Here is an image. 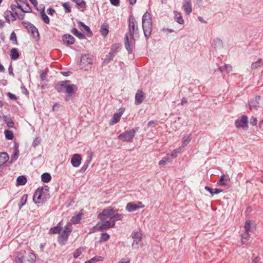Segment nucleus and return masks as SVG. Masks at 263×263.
<instances>
[{
    "label": "nucleus",
    "instance_id": "obj_1",
    "mask_svg": "<svg viewBox=\"0 0 263 263\" xmlns=\"http://www.w3.org/2000/svg\"><path fill=\"white\" fill-rule=\"evenodd\" d=\"M70 81H59L54 84V88L58 92L66 93L65 100L68 101L73 97L78 90V86L74 84H70Z\"/></svg>",
    "mask_w": 263,
    "mask_h": 263
},
{
    "label": "nucleus",
    "instance_id": "obj_2",
    "mask_svg": "<svg viewBox=\"0 0 263 263\" xmlns=\"http://www.w3.org/2000/svg\"><path fill=\"white\" fill-rule=\"evenodd\" d=\"M142 28L145 37L148 39L152 31V22L149 13L146 12L142 16Z\"/></svg>",
    "mask_w": 263,
    "mask_h": 263
},
{
    "label": "nucleus",
    "instance_id": "obj_3",
    "mask_svg": "<svg viewBox=\"0 0 263 263\" xmlns=\"http://www.w3.org/2000/svg\"><path fill=\"white\" fill-rule=\"evenodd\" d=\"M128 28L129 32L127 33L128 36L129 35L132 39H134L135 36L139 37V31L138 22L133 15H130L129 17Z\"/></svg>",
    "mask_w": 263,
    "mask_h": 263
},
{
    "label": "nucleus",
    "instance_id": "obj_4",
    "mask_svg": "<svg viewBox=\"0 0 263 263\" xmlns=\"http://www.w3.org/2000/svg\"><path fill=\"white\" fill-rule=\"evenodd\" d=\"M138 127H136L129 130L125 131L120 134L118 138L124 142H132L135 136L136 132L138 130Z\"/></svg>",
    "mask_w": 263,
    "mask_h": 263
},
{
    "label": "nucleus",
    "instance_id": "obj_5",
    "mask_svg": "<svg viewBox=\"0 0 263 263\" xmlns=\"http://www.w3.org/2000/svg\"><path fill=\"white\" fill-rule=\"evenodd\" d=\"M72 230V226L71 223H68L58 238V242L61 245H64L65 243Z\"/></svg>",
    "mask_w": 263,
    "mask_h": 263
},
{
    "label": "nucleus",
    "instance_id": "obj_6",
    "mask_svg": "<svg viewBox=\"0 0 263 263\" xmlns=\"http://www.w3.org/2000/svg\"><path fill=\"white\" fill-rule=\"evenodd\" d=\"M115 208L112 206H109L107 208L104 209L101 213L98 214V218L101 219L102 221L108 218H109L110 219L111 216H112L114 212H115Z\"/></svg>",
    "mask_w": 263,
    "mask_h": 263
},
{
    "label": "nucleus",
    "instance_id": "obj_7",
    "mask_svg": "<svg viewBox=\"0 0 263 263\" xmlns=\"http://www.w3.org/2000/svg\"><path fill=\"white\" fill-rule=\"evenodd\" d=\"M132 237L134 239L132 243V247L133 249L139 248V243L141 241L142 234L140 231L134 230L132 234Z\"/></svg>",
    "mask_w": 263,
    "mask_h": 263
},
{
    "label": "nucleus",
    "instance_id": "obj_8",
    "mask_svg": "<svg viewBox=\"0 0 263 263\" xmlns=\"http://www.w3.org/2000/svg\"><path fill=\"white\" fill-rule=\"evenodd\" d=\"M135 41V37L134 39L131 38L130 37V39H129L128 34L126 33L125 35V47L127 51H128V54H132L133 51V43Z\"/></svg>",
    "mask_w": 263,
    "mask_h": 263
},
{
    "label": "nucleus",
    "instance_id": "obj_9",
    "mask_svg": "<svg viewBox=\"0 0 263 263\" xmlns=\"http://www.w3.org/2000/svg\"><path fill=\"white\" fill-rule=\"evenodd\" d=\"M44 193L43 188H38L35 192L33 196V200L35 204L43 203L45 202V200L42 198V195Z\"/></svg>",
    "mask_w": 263,
    "mask_h": 263
},
{
    "label": "nucleus",
    "instance_id": "obj_10",
    "mask_svg": "<svg viewBox=\"0 0 263 263\" xmlns=\"http://www.w3.org/2000/svg\"><path fill=\"white\" fill-rule=\"evenodd\" d=\"M144 207V205L142 204V202L138 201L137 203L135 202H129L126 206V210L129 212H134L137 210L139 208Z\"/></svg>",
    "mask_w": 263,
    "mask_h": 263
},
{
    "label": "nucleus",
    "instance_id": "obj_11",
    "mask_svg": "<svg viewBox=\"0 0 263 263\" xmlns=\"http://www.w3.org/2000/svg\"><path fill=\"white\" fill-rule=\"evenodd\" d=\"M248 117L247 116L242 115L238 118L235 122V125L237 128H245L248 126Z\"/></svg>",
    "mask_w": 263,
    "mask_h": 263
},
{
    "label": "nucleus",
    "instance_id": "obj_12",
    "mask_svg": "<svg viewBox=\"0 0 263 263\" xmlns=\"http://www.w3.org/2000/svg\"><path fill=\"white\" fill-rule=\"evenodd\" d=\"M92 56L89 54H85L82 55L80 61V66L84 65L91 64L92 63Z\"/></svg>",
    "mask_w": 263,
    "mask_h": 263
},
{
    "label": "nucleus",
    "instance_id": "obj_13",
    "mask_svg": "<svg viewBox=\"0 0 263 263\" xmlns=\"http://www.w3.org/2000/svg\"><path fill=\"white\" fill-rule=\"evenodd\" d=\"M97 226L98 227L99 231H102L108 228H114V223L110 222V220L104 221L102 223H98Z\"/></svg>",
    "mask_w": 263,
    "mask_h": 263
},
{
    "label": "nucleus",
    "instance_id": "obj_14",
    "mask_svg": "<svg viewBox=\"0 0 263 263\" xmlns=\"http://www.w3.org/2000/svg\"><path fill=\"white\" fill-rule=\"evenodd\" d=\"M115 212H114L112 216H111V218L109 219L110 222L112 221V223H114V227L115 226L116 221L122 220L124 217V214L118 213L119 209L115 208Z\"/></svg>",
    "mask_w": 263,
    "mask_h": 263
},
{
    "label": "nucleus",
    "instance_id": "obj_15",
    "mask_svg": "<svg viewBox=\"0 0 263 263\" xmlns=\"http://www.w3.org/2000/svg\"><path fill=\"white\" fill-rule=\"evenodd\" d=\"M145 98L144 93L141 90L138 89L135 95V104H141L144 101Z\"/></svg>",
    "mask_w": 263,
    "mask_h": 263
},
{
    "label": "nucleus",
    "instance_id": "obj_16",
    "mask_svg": "<svg viewBox=\"0 0 263 263\" xmlns=\"http://www.w3.org/2000/svg\"><path fill=\"white\" fill-rule=\"evenodd\" d=\"M260 99V97L259 96H257L249 102V106L250 109L257 110V107L259 106V101Z\"/></svg>",
    "mask_w": 263,
    "mask_h": 263
},
{
    "label": "nucleus",
    "instance_id": "obj_17",
    "mask_svg": "<svg viewBox=\"0 0 263 263\" xmlns=\"http://www.w3.org/2000/svg\"><path fill=\"white\" fill-rule=\"evenodd\" d=\"M62 39L64 43L67 46L72 45L75 42L74 37L69 34H64L62 36Z\"/></svg>",
    "mask_w": 263,
    "mask_h": 263
},
{
    "label": "nucleus",
    "instance_id": "obj_18",
    "mask_svg": "<svg viewBox=\"0 0 263 263\" xmlns=\"http://www.w3.org/2000/svg\"><path fill=\"white\" fill-rule=\"evenodd\" d=\"M174 159V153H171V154H168L159 161V164L161 166L165 165L167 163L171 162Z\"/></svg>",
    "mask_w": 263,
    "mask_h": 263
},
{
    "label": "nucleus",
    "instance_id": "obj_19",
    "mask_svg": "<svg viewBox=\"0 0 263 263\" xmlns=\"http://www.w3.org/2000/svg\"><path fill=\"white\" fill-rule=\"evenodd\" d=\"M81 160L82 158L81 155L78 154H76L72 156L71 159V163L73 167H77L80 165Z\"/></svg>",
    "mask_w": 263,
    "mask_h": 263
},
{
    "label": "nucleus",
    "instance_id": "obj_20",
    "mask_svg": "<svg viewBox=\"0 0 263 263\" xmlns=\"http://www.w3.org/2000/svg\"><path fill=\"white\" fill-rule=\"evenodd\" d=\"M182 7L187 15H190L192 12L191 0H183Z\"/></svg>",
    "mask_w": 263,
    "mask_h": 263
},
{
    "label": "nucleus",
    "instance_id": "obj_21",
    "mask_svg": "<svg viewBox=\"0 0 263 263\" xmlns=\"http://www.w3.org/2000/svg\"><path fill=\"white\" fill-rule=\"evenodd\" d=\"M245 231L250 232L255 229V224L254 221L247 220L245 224Z\"/></svg>",
    "mask_w": 263,
    "mask_h": 263
},
{
    "label": "nucleus",
    "instance_id": "obj_22",
    "mask_svg": "<svg viewBox=\"0 0 263 263\" xmlns=\"http://www.w3.org/2000/svg\"><path fill=\"white\" fill-rule=\"evenodd\" d=\"M26 254L25 251L20 252L17 253V255L15 258V261L16 263H25L26 259L25 255Z\"/></svg>",
    "mask_w": 263,
    "mask_h": 263
},
{
    "label": "nucleus",
    "instance_id": "obj_23",
    "mask_svg": "<svg viewBox=\"0 0 263 263\" xmlns=\"http://www.w3.org/2000/svg\"><path fill=\"white\" fill-rule=\"evenodd\" d=\"M28 32L31 33V35L36 40L39 39L40 35L37 29L33 25H32L29 27L28 29Z\"/></svg>",
    "mask_w": 263,
    "mask_h": 263
},
{
    "label": "nucleus",
    "instance_id": "obj_24",
    "mask_svg": "<svg viewBox=\"0 0 263 263\" xmlns=\"http://www.w3.org/2000/svg\"><path fill=\"white\" fill-rule=\"evenodd\" d=\"M9 157L6 152L0 153V167L7 162H8Z\"/></svg>",
    "mask_w": 263,
    "mask_h": 263
},
{
    "label": "nucleus",
    "instance_id": "obj_25",
    "mask_svg": "<svg viewBox=\"0 0 263 263\" xmlns=\"http://www.w3.org/2000/svg\"><path fill=\"white\" fill-rule=\"evenodd\" d=\"M121 44L120 43H115L111 45L110 52L116 55L119 50L121 49Z\"/></svg>",
    "mask_w": 263,
    "mask_h": 263
},
{
    "label": "nucleus",
    "instance_id": "obj_26",
    "mask_svg": "<svg viewBox=\"0 0 263 263\" xmlns=\"http://www.w3.org/2000/svg\"><path fill=\"white\" fill-rule=\"evenodd\" d=\"M91 160H92V156L91 155L88 156L87 157V160H86L85 162L83 164V166L80 169L81 173H83L85 172V171L88 168L89 164L90 163Z\"/></svg>",
    "mask_w": 263,
    "mask_h": 263
},
{
    "label": "nucleus",
    "instance_id": "obj_27",
    "mask_svg": "<svg viewBox=\"0 0 263 263\" xmlns=\"http://www.w3.org/2000/svg\"><path fill=\"white\" fill-rule=\"evenodd\" d=\"M5 17L6 20L9 22L10 20L14 21L16 20L15 16L14 14L9 10H7L5 13Z\"/></svg>",
    "mask_w": 263,
    "mask_h": 263
},
{
    "label": "nucleus",
    "instance_id": "obj_28",
    "mask_svg": "<svg viewBox=\"0 0 263 263\" xmlns=\"http://www.w3.org/2000/svg\"><path fill=\"white\" fill-rule=\"evenodd\" d=\"M83 215V213H79L76 216H72L71 219V223L73 224H78L80 223L81 219H82V217Z\"/></svg>",
    "mask_w": 263,
    "mask_h": 263
},
{
    "label": "nucleus",
    "instance_id": "obj_29",
    "mask_svg": "<svg viewBox=\"0 0 263 263\" xmlns=\"http://www.w3.org/2000/svg\"><path fill=\"white\" fill-rule=\"evenodd\" d=\"M108 25L106 23H104L102 24L100 28V32L102 35L106 36L108 33Z\"/></svg>",
    "mask_w": 263,
    "mask_h": 263
},
{
    "label": "nucleus",
    "instance_id": "obj_30",
    "mask_svg": "<svg viewBox=\"0 0 263 263\" xmlns=\"http://www.w3.org/2000/svg\"><path fill=\"white\" fill-rule=\"evenodd\" d=\"M78 23L81 27L83 28V31H86L88 36H91L92 35V31L88 26L86 25L83 22L81 21H78Z\"/></svg>",
    "mask_w": 263,
    "mask_h": 263
},
{
    "label": "nucleus",
    "instance_id": "obj_31",
    "mask_svg": "<svg viewBox=\"0 0 263 263\" xmlns=\"http://www.w3.org/2000/svg\"><path fill=\"white\" fill-rule=\"evenodd\" d=\"M205 190L210 193L212 196H213L215 194H218L222 192V190L219 189H213L210 186H205L204 187Z\"/></svg>",
    "mask_w": 263,
    "mask_h": 263
},
{
    "label": "nucleus",
    "instance_id": "obj_32",
    "mask_svg": "<svg viewBox=\"0 0 263 263\" xmlns=\"http://www.w3.org/2000/svg\"><path fill=\"white\" fill-rule=\"evenodd\" d=\"M10 58L13 60H17L20 56L17 49L15 48H12L10 50Z\"/></svg>",
    "mask_w": 263,
    "mask_h": 263
},
{
    "label": "nucleus",
    "instance_id": "obj_33",
    "mask_svg": "<svg viewBox=\"0 0 263 263\" xmlns=\"http://www.w3.org/2000/svg\"><path fill=\"white\" fill-rule=\"evenodd\" d=\"M230 181V178H226L224 175H222L219 178L218 184L223 186L227 185Z\"/></svg>",
    "mask_w": 263,
    "mask_h": 263
},
{
    "label": "nucleus",
    "instance_id": "obj_34",
    "mask_svg": "<svg viewBox=\"0 0 263 263\" xmlns=\"http://www.w3.org/2000/svg\"><path fill=\"white\" fill-rule=\"evenodd\" d=\"M27 182V178L25 176H20L16 179L17 185H24Z\"/></svg>",
    "mask_w": 263,
    "mask_h": 263
},
{
    "label": "nucleus",
    "instance_id": "obj_35",
    "mask_svg": "<svg viewBox=\"0 0 263 263\" xmlns=\"http://www.w3.org/2000/svg\"><path fill=\"white\" fill-rule=\"evenodd\" d=\"M213 46L214 48H221L223 46L222 41L218 38L215 39L213 42Z\"/></svg>",
    "mask_w": 263,
    "mask_h": 263
},
{
    "label": "nucleus",
    "instance_id": "obj_36",
    "mask_svg": "<svg viewBox=\"0 0 263 263\" xmlns=\"http://www.w3.org/2000/svg\"><path fill=\"white\" fill-rule=\"evenodd\" d=\"M18 156H19V151L17 148H16L14 149L13 154H12V155L11 157V159H10V161H9V163L10 164L13 163L14 161H15L17 159Z\"/></svg>",
    "mask_w": 263,
    "mask_h": 263
},
{
    "label": "nucleus",
    "instance_id": "obj_37",
    "mask_svg": "<svg viewBox=\"0 0 263 263\" xmlns=\"http://www.w3.org/2000/svg\"><path fill=\"white\" fill-rule=\"evenodd\" d=\"M41 180L43 182L48 183L51 180V176L48 173H44L41 175Z\"/></svg>",
    "mask_w": 263,
    "mask_h": 263
},
{
    "label": "nucleus",
    "instance_id": "obj_38",
    "mask_svg": "<svg viewBox=\"0 0 263 263\" xmlns=\"http://www.w3.org/2000/svg\"><path fill=\"white\" fill-rule=\"evenodd\" d=\"M71 32L80 39H84L85 38V35L83 33L79 32L78 30L76 28H73L71 30Z\"/></svg>",
    "mask_w": 263,
    "mask_h": 263
},
{
    "label": "nucleus",
    "instance_id": "obj_39",
    "mask_svg": "<svg viewBox=\"0 0 263 263\" xmlns=\"http://www.w3.org/2000/svg\"><path fill=\"white\" fill-rule=\"evenodd\" d=\"M122 111L119 113H115L114 114L112 118L111 119V122L113 124L117 123L119 122L121 117L122 114Z\"/></svg>",
    "mask_w": 263,
    "mask_h": 263
},
{
    "label": "nucleus",
    "instance_id": "obj_40",
    "mask_svg": "<svg viewBox=\"0 0 263 263\" xmlns=\"http://www.w3.org/2000/svg\"><path fill=\"white\" fill-rule=\"evenodd\" d=\"M72 2L76 3L78 8H86V2L83 0H71Z\"/></svg>",
    "mask_w": 263,
    "mask_h": 263
},
{
    "label": "nucleus",
    "instance_id": "obj_41",
    "mask_svg": "<svg viewBox=\"0 0 263 263\" xmlns=\"http://www.w3.org/2000/svg\"><path fill=\"white\" fill-rule=\"evenodd\" d=\"M60 223L56 227L51 228L49 230V233L50 234H59L62 231V227L59 225Z\"/></svg>",
    "mask_w": 263,
    "mask_h": 263
},
{
    "label": "nucleus",
    "instance_id": "obj_42",
    "mask_svg": "<svg viewBox=\"0 0 263 263\" xmlns=\"http://www.w3.org/2000/svg\"><path fill=\"white\" fill-rule=\"evenodd\" d=\"M175 14V21L178 23L179 24H183L184 23V20L181 16V13H178L176 11L174 12Z\"/></svg>",
    "mask_w": 263,
    "mask_h": 263
},
{
    "label": "nucleus",
    "instance_id": "obj_43",
    "mask_svg": "<svg viewBox=\"0 0 263 263\" xmlns=\"http://www.w3.org/2000/svg\"><path fill=\"white\" fill-rule=\"evenodd\" d=\"M27 198L28 196L27 194H25L22 196L20 202L18 203V206L20 209H21L23 207V206H24L26 204L27 200Z\"/></svg>",
    "mask_w": 263,
    "mask_h": 263
},
{
    "label": "nucleus",
    "instance_id": "obj_44",
    "mask_svg": "<svg viewBox=\"0 0 263 263\" xmlns=\"http://www.w3.org/2000/svg\"><path fill=\"white\" fill-rule=\"evenodd\" d=\"M115 57V55L114 54L109 52L108 54H107L105 57V58L103 62L104 64H107L109 63Z\"/></svg>",
    "mask_w": 263,
    "mask_h": 263
},
{
    "label": "nucleus",
    "instance_id": "obj_45",
    "mask_svg": "<svg viewBox=\"0 0 263 263\" xmlns=\"http://www.w3.org/2000/svg\"><path fill=\"white\" fill-rule=\"evenodd\" d=\"M41 15L42 20L46 24H49L50 23V20L49 17L46 15L44 11V9L43 8L42 11L41 12Z\"/></svg>",
    "mask_w": 263,
    "mask_h": 263
},
{
    "label": "nucleus",
    "instance_id": "obj_46",
    "mask_svg": "<svg viewBox=\"0 0 263 263\" xmlns=\"http://www.w3.org/2000/svg\"><path fill=\"white\" fill-rule=\"evenodd\" d=\"M249 232H246L241 235V242L242 244H246L249 238H250Z\"/></svg>",
    "mask_w": 263,
    "mask_h": 263
},
{
    "label": "nucleus",
    "instance_id": "obj_47",
    "mask_svg": "<svg viewBox=\"0 0 263 263\" xmlns=\"http://www.w3.org/2000/svg\"><path fill=\"white\" fill-rule=\"evenodd\" d=\"M5 137L8 140H12L14 138V135L12 131L9 130H5Z\"/></svg>",
    "mask_w": 263,
    "mask_h": 263
},
{
    "label": "nucleus",
    "instance_id": "obj_48",
    "mask_svg": "<svg viewBox=\"0 0 263 263\" xmlns=\"http://www.w3.org/2000/svg\"><path fill=\"white\" fill-rule=\"evenodd\" d=\"M263 64L262 60L259 59L257 61L254 62L251 65V69H255L258 67H260Z\"/></svg>",
    "mask_w": 263,
    "mask_h": 263
},
{
    "label": "nucleus",
    "instance_id": "obj_49",
    "mask_svg": "<svg viewBox=\"0 0 263 263\" xmlns=\"http://www.w3.org/2000/svg\"><path fill=\"white\" fill-rule=\"evenodd\" d=\"M10 40L12 41V43L14 45H18V42L17 41V37L15 33L13 31L10 36Z\"/></svg>",
    "mask_w": 263,
    "mask_h": 263
},
{
    "label": "nucleus",
    "instance_id": "obj_50",
    "mask_svg": "<svg viewBox=\"0 0 263 263\" xmlns=\"http://www.w3.org/2000/svg\"><path fill=\"white\" fill-rule=\"evenodd\" d=\"M17 8L18 9H20L21 10V11L23 12H31L32 11V9L31 8V7L29 6V5L28 3H26V6H27L28 7V9H26V10H24V9H23L22 8V7L19 4H17Z\"/></svg>",
    "mask_w": 263,
    "mask_h": 263
},
{
    "label": "nucleus",
    "instance_id": "obj_51",
    "mask_svg": "<svg viewBox=\"0 0 263 263\" xmlns=\"http://www.w3.org/2000/svg\"><path fill=\"white\" fill-rule=\"evenodd\" d=\"M109 238V235L107 233H103L100 238L99 241H106Z\"/></svg>",
    "mask_w": 263,
    "mask_h": 263
},
{
    "label": "nucleus",
    "instance_id": "obj_52",
    "mask_svg": "<svg viewBox=\"0 0 263 263\" xmlns=\"http://www.w3.org/2000/svg\"><path fill=\"white\" fill-rule=\"evenodd\" d=\"M66 13H69L71 12V7L69 2H65L62 4Z\"/></svg>",
    "mask_w": 263,
    "mask_h": 263
},
{
    "label": "nucleus",
    "instance_id": "obj_53",
    "mask_svg": "<svg viewBox=\"0 0 263 263\" xmlns=\"http://www.w3.org/2000/svg\"><path fill=\"white\" fill-rule=\"evenodd\" d=\"M191 138L190 135H189L186 137V136L184 137L183 140L182 142V146L184 147V146H186L188 144V143L191 141Z\"/></svg>",
    "mask_w": 263,
    "mask_h": 263
},
{
    "label": "nucleus",
    "instance_id": "obj_54",
    "mask_svg": "<svg viewBox=\"0 0 263 263\" xmlns=\"http://www.w3.org/2000/svg\"><path fill=\"white\" fill-rule=\"evenodd\" d=\"M36 260V256L33 253H30L29 255V259L28 261H30L31 262H34Z\"/></svg>",
    "mask_w": 263,
    "mask_h": 263
},
{
    "label": "nucleus",
    "instance_id": "obj_55",
    "mask_svg": "<svg viewBox=\"0 0 263 263\" xmlns=\"http://www.w3.org/2000/svg\"><path fill=\"white\" fill-rule=\"evenodd\" d=\"M41 142V139L39 138H35L33 142H32V146L34 147H35L36 146H37Z\"/></svg>",
    "mask_w": 263,
    "mask_h": 263
},
{
    "label": "nucleus",
    "instance_id": "obj_56",
    "mask_svg": "<svg viewBox=\"0 0 263 263\" xmlns=\"http://www.w3.org/2000/svg\"><path fill=\"white\" fill-rule=\"evenodd\" d=\"M257 122V119L252 117L250 119V123L252 125H256Z\"/></svg>",
    "mask_w": 263,
    "mask_h": 263
},
{
    "label": "nucleus",
    "instance_id": "obj_57",
    "mask_svg": "<svg viewBox=\"0 0 263 263\" xmlns=\"http://www.w3.org/2000/svg\"><path fill=\"white\" fill-rule=\"evenodd\" d=\"M96 231H99L97 224L95 226L93 227L91 229H90V231L89 232L88 234H91Z\"/></svg>",
    "mask_w": 263,
    "mask_h": 263
},
{
    "label": "nucleus",
    "instance_id": "obj_58",
    "mask_svg": "<svg viewBox=\"0 0 263 263\" xmlns=\"http://www.w3.org/2000/svg\"><path fill=\"white\" fill-rule=\"evenodd\" d=\"M22 24L27 30L29 29V27L32 25L29 22H22Z\"/></svg>",
    "mask_w": 263,
    "mask_h": 263
},
{
    "label": "nucleus",
    "instance_id": "obj_59",
    "mask_svg": "<svg viewBox=\"0 0 263 263\" xmlns=\"http://www.w3.org/2000/svg\"><path fill=\"white\" fill-rule=\"evenodd\" d=\"M110 3L115 6H118L120 4V0H109Z\"/></svg>",
    "mask_w": 263,
    "mask_h": 263
},
{
    "label": "nucleus",
    "instance_id": "obj_60",
    "mask_svg": "<svg viewBox=\"0 0 263 263\" xmlns=\"http://www.w3.org/2000/svg\"><path fill=\"white\" fill-rule=\"evenodd\" d=\"M7 96L10 99H12V100H16L17 99V98L15 96V95L11 93V92H8L7 93Z\"/></svg>",
    "mask_w": 263,
    "mask_h": 263
},
{
    "label": "nucleus",
    "instance_id": "obj_61",
    "mask_svg": "<svg viewBox=\"0 0 263 263\" xmlns=\"http://www.w3.org/2000/svg\"><path fill=\"white\" fill-rule=\"evenodd\" d=\"M99 256H95L90 260H89V261H90V263H94L95 262L98 261L99 260Z\"/></svg>",
    "mask_w": 263,
    "mask_h": 263
},
{
    "label": "nucleus",
    "instance_id": "obj_62",
    "mask_svg": "<svg viewBox=\"0 0 263 263\" xmlns=\"http://www.w3.org/2000/svg\"><path fill=\"white\" fill-rule=\"evenodd\" d=\"M55 10L52 8L48 9L47 11V13L50 15H52L55 13Z\"/></svg>",
    "mask_w": 263,
    "mask_h": 263
},
{
    "label": "nucleus",
    "instance_id": "obj_63",
    "mask_svg": "<svg viewBox=\"0 0 263 263\" xmlns=\"http://www.w3.org/2000/svg\"><path fill=\"white\" fill-rule=\"evenodd\" d=\"M260 257L259 256H257L253 259L251 263H258L260 261Z\"/></svg>",
    "mask_w": 263,
    "mask_h": 263
},
{
    "label": "nucleus",
    "instance_id": "obj_64",
    "mask_svg": "<svg viewBox=\"0 0 263 263\" xmlns=\"http://www.w3.org/2000/svg\"><path fill=\"white\" fill-rule=\"evenodd\" d=\"M130 260L129 259H124L122 258L119 262V263H130Z\"/></svg>",
    "mask_w": 263,
    "mask_h": 263
}]
</instances>
